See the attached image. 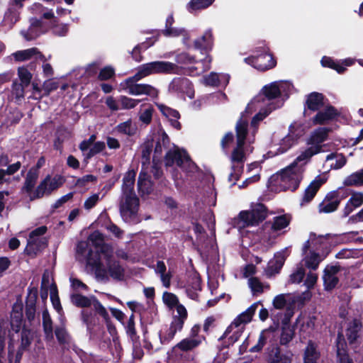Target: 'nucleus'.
Masks as SVG:
<instances>
[{
  "label": "nucleus",
  "instance_id": "34",
  "mask_svg": "<svg viewBox=\"0 0 363 363\" xmlns=\"http://www.w3.org/2000/svg\"><path fill=\"white\" fill-rule=\"evenodd\" d=\"M268 363H279L281 359V352L277 342L269 345L266 349Z\"/></svg>",
  "mask_w": 363,
  "mask_h": 363
},
{
  "label": "nucleus",
  "instance_id": "38",
  "mask_svg": "<svg viewBox=\"0 0 363 363\" xmlns=\"http://www.w3.org/2000/svg\"><path fill=\"white\" fill-rule=\"evenodd\" d=\"M291 221V216L287 214H284L279 216H276L273 219L272 225V229L274 231L281 230L286 228Z\"/></svg>",
  "mask_w": 363,
  "mask_h": 363
},
{
  "label": "nucleus",
  "instance_id": "55",
  "mask_svg": "<svg viewBox=\"0 0 363 363\" xmlns=\"http://www.w3.org/2000/svg\"><path fill=\"white\" fill-rule=\"evenodd\" d=\"M158 108L162 113L167 118L178 119L180 116L179 112L174 109H172L164 104H159Z\"/></svg>",
  "mask_w": 363,
  "mask_h": 363
},
{
  "label": "nucleus",
  "instance_id": "62",
  "mask_svg": "<svg viewBox=\"0 0 363 363\" xmlns=\"http://www.w3.org/2000/svg\"><path fill=\"white\" fill-rule=\"evenodd\" d=\"M126 332L127 334L130 337L133 341H135L137 335L136 330L135 328V323H134V315L132 314L128 320L127 326H126Z\"/></svg>",
  "mask_w": 363,
  "mask_h": 363
},
{
  "label": "nucleus",
  "instance_id": "12",
  "mask_svg": "<svg viewBox=\"0 0 363 363\" xmlns=\"http://www.w3.org/2000/svg\"><path fill=\"white\" fill-rule=\"evenodd\" d=\"M245 61L261 71L272 69L276 65V61L272 55L268 53H263L255 57L245 58Z\"/></svg>",
  "mask_w": 363,
  "mask_h": 363
},
{
  "label": "nucleus",
  "instance_id": "52",
  "mask_svg": "<svg viewBox=\"0 0 363 363\" xmlns=\"http://www.w3.org/2000/svg\"><path fill=\"white\" fill-rule=\"evenodd\" d=\"M248 285L253 294L263 292V284L257 277H251L248 279Z\"/></svg>",
  "mask_w": 363,
  "mask_h": 363
},
{
  "label": "nucleus",
  "instance_id": "59",
  "mask_svg": "<svg viewBox=\"0 0 363 363\" xmlns=\"http://www.w3.org/2000/svg\"><path fill=\"white\" fill-rule=\"evenodd\" d=\"M89 250H91L89 248V245L86 242L81 241L77 243V247H76V253L77 257L79 260H82V258L80 256L85 257L88 253Z\"/></svg>",
  "mask_w": 363,
  "mask_h": 363
},
{
  "label": "nucleus",
  "instance_id": "4",
  "mask_svg": "<svg viewBox=\"0 0 363 363\" xmlns=\"http://www.w3.org/2000/svg\"><path fill=\"white\" fill-rule=\"evenodd\" d=\"M104 255V267L98 269L96 278L101 281H108L110 277L116 281H123L125 278V269L113 255L112 251L107 247L101 250Z\"/></svg>",
  "mask_w": 363,
  "mask_h": 363
},
{
  "label": "nucleus",
  "instance_id": "64",
  "mask_svg": "<svg viewBox=\"0 0 363 363\" xmlns=\"http://www.w3.org/2000/svg\"><path fill=\"white\" fill-rule=\"evenodd\" d=\"M349 203H350L352 206L355 208L359 207L363 203V193L362 192H355L352 194V196L348 200Z\"/></svg>",
  "mask_w": 363,
  "mask_h": 363
},
{
  "label": "nucleus",
  "instance_id": "21",
  "mask_svg": "<svg viewBox=\"0 0 363 363\" xmlns=\"http://www.w3.org/2000/svg\"><path fill=\"white\" fill-rule=\"evenodd\" d=\"M153 147V139H147L140 145L142 169H148Z\"/></svg>",
  "mask_w": 363,
  "mask_h": 363
},
{
  "label": "nucleus",
  "instance_id": "13",
  "mask_svg": "<svg viewBox=\"0 0 363 363\" xmlns=\"http://www.w3.org/2000/svg\"><path fill=\"white\" fill-rule=\"evenodd\" d=\"M168 91L172 94H186L189 97H191L193 94L192 84L186 77H174L169 84Z\"/></svg>",
  "mask_w": 363,
  "mask_h": 363
},
{
  "label": "nucleus",
  "instance_id": "27",
  "mask_svg": "<svg viewBox=\"0 0 363 363\" xmlns=\"http://www.w3.org/2000/svg\"><path fill=\"white\" fill-rule=\"evenodd\" d=\"M136 172L135 170H128L124 175L122 185V195L135 194L134 191V184L135 181Z\"/></svg>",
  "mask_w": 363,
  "mask_h": 363
},
{
  "label": "nucleus",
  "instance_id": "50",
  "mask_svg": "<svg viewBox=\"0 0 363 363\" xmlns=\"http://www.w3.org/2000/svg\"><path fill=\"white\" fill-rule=\"evenodd\" d=\"M33 340V334L31 330L23 328L21 331V342L20 348L22 350H26Z\"/></svg>",
  "mask_w": 363,
  "mask_h": 363
},
{
  "label": "nucleus",
  "instance_id": "35",
  "mask_svg": "<svg viewBox=\"0 0 363 363\" xmlns=\"http://www.w3.org/2000/svg\"><path fill=\"white\" fill-rule=\"evenodd\" d=\"M303 261L304 262L305 266L312 270L318 269L319 264L322 261L320 255L314 251L310 252V253L305 256Z\"/></svg>",
  "mask_w": 363,
  "mask_h": 363
},
{
  "label": "nucleus",
  "instance_id": "28",
  "mask_svg": "<svg viewBox=\"0 0 363 363\" xmlns=\"http://www.w3.org/2000/svg\"><path fill=\"white\" fill-rule=\"evenodd\" d=\"M337 354L339 358L340 363H353L346 352V342L343 335L338 334L336 340Z\"/></svg>",
  "mask_w": 363,
  "mask_h": 363
},
{
  "label": "nucleus",
  "instance_id": "20",
  "mask_svg": "<svg viewBox=\"0 0 363 363\" xmlns=\"http://www.w3.org/2000/svg\"><path fill=\"white\" fill-rule=\"evenodd\" d=\"M331 238L330 234L326 235H319L317 236L315 233H311L309 239L306 241L302 247V253L303 255L306 254L307 251L311 247V242L314 245L315 250H319L322 248V245L325 244V241L329 240Z\"/></svg>",
  "mask_w": 363,
  "mask_h": 363
},
{
  "label": "nucleus",
  "instance_id": "60",
  "mask_svg": "<svg viewBox=\"0 0 363 363\" xmlns=\"http://www.w3.org/2000/svg\"><path fill=\"white\" fill-rule=\"evenodd\" d=\"M182 165L179 166L181 169L187 172H193L196 169V164L190 159L189 155L186 154L182 161Z\"/></svg>",
  "mask_w": 363,
  "mask_h": 363
},
{
  "label": "nucleus",
  "instance_id": "17",
  "mask_svg": "<svg viewBox=\"0 0 363 363\" xmlns=\"http://www.w3.org/2000/svg\"><path fill=\"white\" fill-rule=\"evenodd\" d=\"M338 111L333 106H328L326 108L318 111L313 118V123L315 125H324L333 121L339 116Z\"/></svg>",
  "mask_w": 363,
  "mask_h": 363
},
{
  "label": "nucleus",
  "instance_id": "30",
  "mask_svg": "<svg viewBox=\"0 0 363 363\" xmlns=\"http://www.w3.org/2000/svg\"><path fill=\"white\" fill-rule=\"evenodd\" d=\"M320 353L314 342L309 341L304 351L303 363H317Z\"/></svg>",
  "mask_w": 363,
  "mask_h": 363
},
{
  "label": "nucleus",
  "instance_id": "16",
  "mask_svg": "<svg viewBox=\"0 0 363 363\" xmlns=\"http://www.w3.org/2000/svg\"><path fill=\"white\" fill-rule=\"evenodd\" d=\"M259 304V302L253 303L246 311L240 314L234 320L231 325L227 328L224 335L220 338V340L224 338L227 335V333H229L230 328H231L232 327L235 326L237 328L241 325L242 324L245 325L250 323L252 320V316L254 315Z\"/></svg>",
  "mask_w": 363,
  "mask_h": 363
},
{
  "label": "nucleus",
  "instance_id": "54",
  "mask_svg": "<svg viewBox=\"0 0 363 363\" xmlns=\"http://www.w3.org/2000/svg\"><path fill=\"white\" fill-rule=\"evenodd\" d=\"M305 269L303 267H298L290 275L289 281L292 284H299L305 276Z\"/></svg>",
  "mask_w": 363,
  "mask_h": 363
},
{
  "label": "nucleus",
  "instance_id": "47",
  "mask_svg": "<svg viewBox=\"0 0 363 363\" xmlns=\"http://www.w3.org/2000/svg\"><path fill=\"white\" fill-rule=\"evenodd\" d=\"M304 133L303 124L299 122H294L289 127V135L292 136L294 139H298L301 137Z\"/></svg>",
  "mask_w": 363,
  "mask_h": 363
},
{
  "label": "nucleus",
  "instance_id": "56",
  "mask_svg": "<svg viewBox=\"0 0 363 363\" xmlns=\"http://www.w3.org/2000/svg\"><path fill=\"white\" fill-rule=\"evenodd\" d=\"M38 298V290L35 288L29 289L28 294L26 301V308H35Z\"/></svg>",
  "mask_w": 363,
  "mask_h": 363
},
{
  "label": "nucleus",
  "instance_id": "37",
  "mask_svg": "<svg viewBox=\"0 0 363 363\" xmlns=\"http://www.w3.org/2000/svg\"><path fill=\"white\" fill-rule=\"evenodd\" d=\"M43 326L46 339L51 340L53 338L52 322L50 314L47 310L43 312Z\"/></svg>",
  "mask_w": 363,
  "mask_h": 363
},
{
  "label": "nucleus",
  "instance_id": "63",
  "mask_svg": "<svg viewBox=\"0 0 363 363\" xmlns=\"http://www.w3.org/2000/svg\"><path fill=\"white\" fill-rule=\"evenodd\" d=\"M55 335L60 343H67L69 340V335L63 327H58L55 329Z\"/></svg>",
  "mask_w": 363,
  "mask_h": 363
},
{
  "label": "nucleus",
  "instance_id": "6",
  "mask_svg": "<svg viewBox=\"0 0 363 363\" xmlns=\"http://www.w3.org/2000/svg\"><path fill=\"white\" fill-rule=\"evenodd\" d=\"M187 316L186 308L184 306H179L177 314L173 315L170 325H166L160 332L159 337L162 344L169 343L177 332L182 331Z\"/></svg>",
  "mask_w": 363,
  "mask_h": 363
},
{
  "label": "nucleus",
  "instance_id": "61",
  "mask_svg": "<svg viewBox=\"0 0 363 363\" xmlns=\"http://www.w3.org/2000/svg\"><path fill=\"white\" fill-rule=\"evenodd\" d=\"M175 61L177 64L187 65L194 62L195 59L186 52H182L176 56Z\"/></svg>",
  "mask_w": 363,
  "mask_h": 363
},
{
  "label": "nucleus",
  "instance_id": "15",
  "mask_svg": "<svg viewBox=\"0 0 363 363\" xmlns=\"http://www.w3.org/2000/svg\"><path fill=\"white\" fill-rule=\"evenodd\" d=\"M326 179L321 177L320 175L317 176L306 187L303 194L301 205L303 206L309 203L315 197L320 186L325 184Z\"/></svg>",
  "mask_w": 363,
  "mask_h": 363
},
{
  "label": "nucleus",
  "instance_id": "40",
  "mask_svg": "<svg viewBox=\"0 0 363 363\" xmlns=\"http://www.w3.org/2000/svg\"><path fill=\"white\" fill-rule=\"evenodd\" d=\"M215 0H191L187 4V9L190 12L203 10L209 7Z\"/></svg>",
  "mask_w": 363,
  "mask_h": 363
},
{
  "label": "nucleus",
  "instance_id": "45",
  "mask_svg": "<svg viewBox=\"0 0 363 363\" xmlns=\"http://www.w3.org/2000/svg\"><path fill=\"white\" fill-rule=\"evenodd\" d=\"M38 49L35 48L20 50L13 54L15 60L22 62L32 58L35 53H37Z\"/></svg>",
  "mask_w": 363,
  "mask_h": 363
},
{
  "label": "nucleus",
  "instance_id": "33",
  "mask_svg": "<svg viewBox=\"0 0 363 363\" xmlns=\"http://www.w3.org/2000/svg\"><path fill=\"white\" fill-rule=\"evenodd\" d=\"M294 334V328L287 323H283L280 334V345H287L293 340Z\"/></svg>",
  "mask_w": 363,
  "mask_h": 363
},
{
  "label": "nucleus",
  "instance_id": "5",
  "mask_svg": "<svg viewBox=\"0 0 363 363\" xmlns=\"http://www.w3.org/2000/svg\"><path fill=\"white\" fill-rule=\"evenodd\" d=\"M330 130L328 128H318L313 130L306 140V144L309 147L301 152L297 160L308 164L313 156L323 152L322 143L328 140Z\"/></svg>",
  "mask_w": 363,
  "mask_h": 363
},
{
  "label": "nucleus",
  "instance_id": "26",
  "mask_svg": "<svg viewBox=\"0 0 363 363\" xmlns=\"http://www.w3.org/2000/svg\"><path fill=\"white\" fill-rule=\"evenodd\" d=\"M213 44V38L211 29L206 30L201 37L197 38L194 42V45L196 49L204 50H211Z\"/></svg>",
  "mask_w": 363,
  "mask_h": 363
},
{
  "label": "nucleus",
  "instance_id": "19",
  "mask_svg": "<svg viewBox=\"0 0 363 363\" xmlns=\"http://www.w3.org/2000/svg\"><path fill=\"white\" fill-rule=\"evenodd\" d=\"M48 246V241L45 238H28L27 245L25 252L31 256H35Z\"/></svg>",
  "mask_w": 363,
  "mask_h": 363
},
{
  "label": "nucleus",
  "instance_id": "51",
  "mask_svg": "<svg viewBox=\"0 0 363 363\" xmlns=\"http://www.w3.org/2000/svg\"><path fill=\"white\" fill-rule=\"evenodd\" d=\"M153 111L154 108L152 106H148L147 108L141 110L139 116L140 121L145 125L150 124L152 121Z\"/></svg>",
  "mask_w": 363,
  "mask_h": 363
},
{
  "label": "nucleus",
  "instance_id": "41",
  "mask_svg": "<svg viewBox=\"0 0 363 363\" xmlns=\"http://www.w3.org/2000/svg\"><path fill=\"white\" fill-rule=\"evenodd\" d=\"M106 147L104 142L98 141L94 143L91 148L86 153H84V160L86 163H88L89 159L93 157L96 154L103 151Z\"/></svg>",
  "mask_w": 363,
  "mask_h": 363
},
{
  "label": "nucleus",
  "instance_id": "25",
  "mask_svg": "<svg viewBox=\"0 0 363 363\" xmlns=\"http://www.w3.org/2000/svg\"><path fill=\"white\" fill-rule=\"evenodd\" d=\"M324 96L318 92H312L307 96V99L305 104V108L312 111H318L324 105L323 103Z\"/></svg>",
  "mask_w": 363,
  "mask_h": 363
},
{
  "label": "nucleus",
  "instance_id": "43",
  "mask_svg": "<svg viewBox=\"0 0 363 363\" xmlns=\"http://www.w3.org/2000/svg\"><path fill=\"white\" fill-rule=\"evenodd\" d=\"M162 300L164 304L170 309L176 308V310L177 311L179 306H182V304L179 303L177 296L175 294L170 292H164L162 295Z\"/></svg>",
  "mask_w": 363,
  "mask_h": 363
},
{
  "label": "nucleus",
  "instance_id": "11",
  "mask_svg": "<svg viewBox=\"0 0 363 363\" xmlns=\"http://www.w3.org/2000/svg\"><path fill=\"white\" fill-rule=\"evenodd\" d=\"M60 184L55 179H51L50 176H47L37 186L33 194L30 196L31 201L36 199L42 198L45 194H49L52 191L57 189Z\"/></svg>",
  "mask_w": 363,
  "mask_h": 363
},
{
  "label": "nucleus",
  "instance_id": "3",
  "mask_svg": "<svg viewBox=\"0 0 363 363\" xmlns=\"http://www.w3.org/2000/svg\"><path fill=\"white\" fill-rule=\"evenodd\" d=\"M303 161L296 160L288 167L283 169L278 174L279 186L284 191H295L298 187L305 171V165Z\"/></svg>",
  "mask_w": 363,
  "mask_h": 363
},
{
  "label": "nucleus",
  "instance_id": "44",
  "mask_svg": "<svg viewBox=\"0 0 363 363\" xmlns=\"http://www.w3.org/2000/svg\"><path fill=\"white\" fill-rule=\"evenodd\" d=\"M71 301L77 307H89L91 305L93 298H89L82 294H76L71 296Z\"/></svg>",
  "mask_w": 363,
  "mask_h": 363
},
{
  "label": "nucleus",
  "instance_id": "18",
  "mask_svg": "<svg viewBox=\"0 0 363 363\" xmlns=\"http://www.w3.org/2000/svg\"><path fill=\"white\" fill-rule=\"evenodd\" d=\"M340 268L339 266L328 265L324 269L323 281L326 290H332L337 284L339 279L337 274Z\"/></svg>",
  "mask_w": 363,
  "mask_h": 363
},
{
  "label": "nucleus",
  "instance_id": "8",
  "mask_svg": "<svg viewBox=\"0 0 363 363\" xmlns=\"http://www.w3.org/2000/svg\"><path fill=\"white\" fill-rule=\"evenodd\" d=\"M267 217V208L262 203H256L251 211H241L239 218L243 222V226L255 225Z\"/></svg>",
  "mask_w": 363,
  "mask_h": 363
},
{
  "label": "nucleus",
  "instance_id": "2",
  "mask_svg": "<svg viewBox=\"0 0 363 363\" xmlns=\"http://www.w3.org/2000/svg\"><path fill=\"white\" fill-rule=\"evenodd\" d=\"M236 146L233 148L230 162L232 163V172L228 176V181L232 182L231 186L235 184L243 172L244 163L246 160V152L248 151L245 147L247 135L248 133V122L247 120L240 118L235 125Z\"/></svg>",
  "mask_w": 363,
  "mask_h": 363
},
{
  "label": "nucleus",
  "instance_id": "24",
  "mask_svg": "<svg viewBox=\"0 0 363 363\" xmlns=\"http://www.w3.org/2000/svg\"><path fill=\"white\" fill-rule=\"evenodd\" d=\"M185 151L179 149L169 150L165 155L164 164L167 167H172L177 164L178 167L182 165V161L186 156Z\"/></svg>",
  "mask_w": 363,
  "mask_h": 363
},
{
  "label": "nucleus",
  "instance_id": "9",
  "mask_svg": "<svg viewBox=\"0 0 363 363\" xmlns=\"http://www.w3.org/2000/svg\"><path fill=\"white\" fill-rule=\"evenodd\" d=\"M346 196L341 194L340 189L330 191L318 205V212L320 213H330L335 211L340 202Z\"/></svg>",
  "mask_w": 363,
  "mask_h": 363
},
{
  "label": "nucleus",
  "instance_id": "57",
  "mask_svg": "<svg viewBox=\"0 0 363 363\" xmlns=\"http://www.w3.org/2000/svg\"><path fill=\"white\" fill-rule=\"evenodd\" d=\"M59 86L57 81L53 79H48L44 82L43 84V90L44 91V96H48L50 92L56 90Z\"/></svg>",
  "mask_w": 363,
  "mask_h": 363
},
{
  "label": "nucleus",
  "instance_id": "31",
  "mask_svg": "<svg viewBox=\"0 0 363 363\" xmlns=\"http://www.w3.org/2000/svg\"><path fill=\"white\" fill-rule=\"evenodd\" d=\"M362 328L359 320L354 319L350 322L347 328L346 335L350 343H353L359 337V333Z\"/></svg>",
  "mask_w": 363,
  "mask_h": 363
},
{
  "label": "nucleus",
  "instance_id": "58",
  "mask_svg": "<svg viewBox=\"0 0 363 363\" xmlns=\"http://www.w3.org/2000/svg\"><path fill=\"white\" fill-rule=\"evenodd\" d=\"M26 87H27V86L20 82H13L12 84V93L16 99H22L24 97V89Z\"/></svg>",
  "mask_w": 363,
  "mask_h": 363
},
{
  "label": "nucleus",
  "instance_id": "46",
  "mask_svg": "<svg viewBox=\"0 0 363 363\" xmlns=\"http://www.w3.org/2000/svg\"><path fill=\"white\" fill-rule=\"evenodd\" d=\"M162 33L166 37H178L182 35L189 39L188 33L184 28L174 27L165 28L162 30Z\"/></svg>",
  "mask_w": 363,
  "mask_h": 363
},
{
  "label": "nucleus",
  "instance_id": "39",
  "mask_svg": "<svg viewBox=\"0 0 363 363\" xmlns=\"http://www.w3.org/2000/svg\"><path fill=\"white\" fill-rule=\"evenodd\" d=\"M116 130L122 134L133 136L136 133L137 128L133 125L131 120H128L123 123H119L116 127Z\"/></svg>",
  "mask_w": 363,
  "mask_h": 363
},
{
  "label": "nucleus",
  "instance_id": "14",
  "mask_svg": "<svg viewBox=\"0 0 363 363\" xmlns=\"http://www.w3.org/2000/svg\"><path fill=\"white\" fill-rule=\"evenodd\" d=\"M276 341L277 334L272 328L263 330L259 334L257 344L250 349V352H259L267 344L270 345L274 344Z\"/></svg>",
  "mask_w": 363,
  "mask_h": 363
},
{
  "label": "nucleus",
  "instance_id": "7",
  "mask_svg": "<svg viewBox=\"0 0 363 363\" xmlns=\"http://www.w3.org/2000/svg\"><path fill=\"white\" fill-rule=\"evenodd\" d=\"M139 199L136 194H123L121 197L119 210L123 220L129 223H137Z\"/></svg>",
  "mask_w": 363,
  "mask_h": 363
},
{
  "label": "nucleus",
  "instance_id": "22",
  "mask_svg": "<svg viewBox=\"0 0 363 363\" xmlns=\"http://www.w3.org/2000/svg\"><path fill=\"white\" fill-rule=\"evenodd\" d=\"M148 169H141L138 180V187L142 195H148L152 191V182L148 174Z\"/></svg>",
  "mask_w": 363,
  "mask_h": 363
},
{
  "label": "nucleus",
  "instance_id": "10",
  "mask_svg": "<svg viewBox=\"0 0 363 363\" xmlns=\"http://www.w3.org/2000/svg\"><path fill=\"white\" fill-rule=\"evenodd\" d=\"M201 342L202 338H184L173 347L172 352L182 358L188 357V361H193L194 357L187 353L198 347Z\"/></svg>",
  "mask_w": 363,
  "mask_h": 363
},
{
  "label": "nucleus",
  "instance_id": "23",
  "mask_svg": "<svg viewBox=\"0 0 363 363\" xmlns=\"http://www.w3.org/2000/svg\"><path fill=\"white\" fill-rule=\"evenodd\" d=\"M286 257L284 253H278L276 255L272 260H270L267 264L265 270L267 277H270L276 274H278L282 268Z\"/></svg>",
  "mask_w": 363,
  "mask_h": 363
},
{
  "label": "nucleus",
  "instance_id": "36",
  "mask_svg": "<svg viewBox=\"0 0 363 363\" xmlns=\"http://www.w3.org/2000/svg\"><path fill=\"white\" fill-rule=\"evenodd\" d=\"M262 94L267 100H272L279 97L281 95V91L277 82H272L263 87Z\"/></svg>",
  "mask_w": 363,
  "mask_h": 363
},
{
  "label": "nucleus",
  "instance_id": "1",
  "mask_svg": "<svg viewBox=\"0 0 363 363\" xmlns=\"http://www.w3.org/2000/svg\"><path fill=\"white\" fill-rule=\"evenodd\" d=\"M181 69L176 63L168 61L145 63L140 65L135 75L126 79L121 85L123 89L130 95L145 94L156 97L158 91L154 86L147 84H137V82L152 74H179Z\"/></svg>",
  "mask_w": 363,
  "mask_h": 363
},
{
  "label": "nucleus",
  "instance_id": "49",
  "mask_svg": "<svg viewBox=\"0 0 363 363\" xmlns=\"http://www.w3.org/2000/svg\"><path fill=\"white\" fill-rule=\"evenodd\" d=\"M18 76L20 79V83L27 86L30 84L33 77L32 74L24 67L18 69Z\"/></svg>",
  "mask_w": 363,
  "mask_h": 363
},
{
  "label": "nucleus",
  "instance_id": "32",
  "mask_svg": "<svg viewBox=\"0 0 363 363\" xmlns=\"http://www.w3.org/2000/svg\"><path fill=\"white\" fill-rule=\"evenodd\" d=\"M39 175V172L36 171V169H30L27 173L23 189L30 194V196L33 194V189L35 186Z\"/></svg>",
  "mask_w": 363,
  "mask_h": 363
},
{
  "label": "nucleus",
  "instance_id": "48",
  "mask_svg": "<svg viewBox=\"0 0 363 363\" xmlns=\"http://www.w3.org/2000/svg\"><path fill=\"white\" fill-rule=\"evenodd\" d=\"M140 101L139 99H134L125 96H121L118 99V103L121 105V109L134 108Z\"/></svg>",
  "mask_w": 363,
  "mask_h": 363
},
{
  "label": "nucleus",
  "instance_id": "42",
  "mask_svg": "<svg viewBox=\"0 0 363 363\" xmlns=\"http://www.w3.org/2000/svg\"><path fill=\"white\" fill-rule=\"evenodd\" d=\"M343 183L345 186L363 185V169L348 176Z\"/></svg>",
  "mask_w": 363,
  "mask_h": 363
},
{
  "label": "nucleus",
  "instance_id": "29",
  "mask_svg": "<svg viewBox=\"0 0 363 363\" xmlns=\"http://www.w3.org/2000/svg\"><path fill=\"white\" fill-rule=\"evenodd\" d=\"M86 266L91 267L94 269L95 275L98 269H102L104 263L101 262L99 254L97 252H93L92 250H89L86 256L84 257Z\"/></svg>",
  "mask_w": 363,
  "mask_h": 363
},
{
  "label": "nucleus",
  "instance_id": "53",
  "mask_svg": "<svg viewBox=\"0 0 363 363\" xmlns=\"http://www.w3.org/2000/svg\"><path fill=\"white\" fill-rule=\"evenodd\" d=\"M297 140L287 134L281 141L279 150L284 152L296 143Z\"/></svg>",
  "mask_w": 363,
  "mask_h": 363
}]
</instances>
